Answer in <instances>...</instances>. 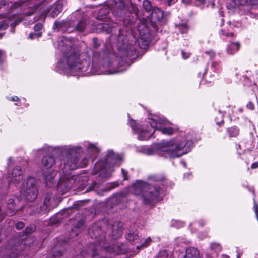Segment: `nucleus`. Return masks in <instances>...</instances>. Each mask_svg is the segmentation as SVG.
I'll return each instance as SVG.
<instances>
[{"instance_id": "nucleus-1", "label": "nucleus", "mask_w": 258, "mask_h": 258, "mask_svg": "<svg viewBox=\"0 0 258 258\" xmlns=\"http://www.w3.org/2000/svg\"><path fill=\"white\" fill-rule=\"evenodd\" d=\"M95 27L96 33L105 32L111 33V36H117L118 53L116 55L107 50L101 52L93 51L91 68L96 65L102 67V72L107 74L125 71L137 56L134 46L128 43L127 36L114 23H99L95 24Z\"/></svg>"}, {"instance_id": "nucleus-2", "label": "nucleus", "mask_w": 258, "mask_h": 258, "mask_svg": "<svg viewBox=\"0 0 258 258\" xmlns=\"http://www.w3.org/2000/svg\"><path fill=\"white\" fill-rule=\"evenodd\" d=\"M59 49L63 56L58 61L56 70L75 75L77 72H86L91 67L90 58L84 54H80L72 47V43L64 37L58 40Z\"/></svg>"}, {"instance_id": "nucleus-3", "label": "nucleus", "mask_w": 258, "mask_h": 258, "mask_svg": "<svg viewBox=\"0 0 258 258\" xmlns=\"http://www.w3.org/2000/svg\"><path fill=\"white\" fill-rule=\"evenodd\" d=\"M88 233L90 237L96 239V241L81 251V255L84 258H111V254H125L127 251L126 245L123 243L117 242L108 246H103L105 236L103 230L97 224L89 228Z\"/></svg>"}, {"instance_id": "nucleus-4", "label": "nucleus", "mask_w": 258, "mask_h": 258, "mask_svg": "<svg viewBox=\"0 0 258 258\" xmlns=\"http://www.w3.org/2000/svg\"><path fill=\"white\" fill-rule=\"evenodd\" d=\"M193 146L191 140L172 139L159 144H154L146 149V154L169 158H178L190 151Z\"/></svg>"}, {"instance_id": "nucleus-5", "label": "nucleus", "mask_w": 258, "mask_h": 258, "mask_svg": "<svg viewBox=\"0 0 258 258\" xmlns=\"http://www.w3.org/2000/svg\"><path fill=\"white\" fill-rule=\"evenodd\" d=\"M166 22L163 11L159 8L152 7L151 2L146 0V47L156 42L159 26Z\"/></svg>"}, {"instance_id": "nucleus-6", "label": "nucleus", "mask_w": 258, "mask_h": 258, "mask_svg": "<svg viewBox=\"0 0 258 258\" xmlns=\"http://www.w3.org/2000/svg\"><path fill=\"white\" fill-rule=\"evenodd\" d=\"M166 178L163 175H152L146 181V205H154L164 196Z\"/></svg>"}, {"instance_id": "nucleus-7", "label": "nucleus", "mask_w": 258, "mask_h": 258, "mask_svg": "<svg viewBox=\"0 0 258 258\" xmlns=\"http://www.w3.org/2000/svg\"><path fill=\"white\" fill-rule=\"evenodd\" d=\"M121 162V158L118 154L112 150H108L105 160L95 163L92 174H98L102 178H109L114 171L113 166H119Z\"/></svg>"}, {"instance_id": "nucleus-8", "label": "nucleus", "mask_w": 258, "mask_h": 258, "mask_svg": "<svg viewBox=\"0 0 258 258\" xmlns=\"http://www.w3.org/2000/svg\"><path fill=\"white\" fill-rule=\"evenodd\" d=\"M62 151L66 153V158L64 160V172L69 173V171L76 169L79 167L87 166L88 159L84 158L79 162V157L83 153V148L80 146H65L62 147Z\"/></svg>"}, {"instance_id": "nucleus-9", "label": "nucleus", "mask_w": 258, "mask_h": 258, "mask_svg": "<svg viewBox=\"0 0 258 258\" xmlns=\"http://www.w3.org/2000/svg\"><path fill=\"white\" fill-rule=\"evenodd\" d=\"M170 124V122L164 118H161L156 115L152 114L148 111V117L146 119V137L148 133L150 137H152L156 130L161 131L163 134L171 135L173 134L174 130L171 127H166L164 125Z\"/></svg>"}, {"instance_id": "nucleus-10", "label": "nucleus", "mask_w": 258, "mask_h": 258, "mask_svg": "<svg viewBox=\"0 0 258 258\" xmlns=\"http://www.w3.org/2000/svg\"><path fill=\"white\" fill-rule=\"evenodd\" d=\"M87 26L86 21L81 20L80 21L75 27L73 25L71 21H55L53 24V29L57 31H61L66 33H71L74 30L79 32L83 31Z\"/></svg>"}, {"instance_id": "nucleus-11", "label": "nucleus", "mask_w": 258, "mask_h": 258, "mask_svg": "<svg viewBox=\"0 0 258 258\" xmlns=\"http://www.w3.org/2000/svg\"><path fill=\"white\" fill-rule=\"evenodd\" d=\"M21 196L28 201H34L38 195L36 181L34 178L29 177L27 178L26 182L23 184L20 190Z\"/></svg>"}, {"instance_id": "nucleus-12", "label": "nucleus", "mask_w": 258, "mask_h": 258, "mask_svg": "<svg viewBox=\"0 0 258 258\" xmlns=\"http://www.w3.org/2000/svg\"><path fill=\"white\" fill-rule=\"evenodd\" d=\"M9 184H18L23 179V173L20 166L15 167L11 172H9L7 177Z\"/></svg>"}, {"instance_id": "nucleus-13", "label": "nucleus", "mask_w": 258, "mask_h": 258, "mask_svg": "<svg viewBox=\"0 0 258 258\" xmlns=\"http://www.w3.org/2000/svg\"><path fill=\"white\" fill-rule=\"evenodd\" d=\"M145 182L143 180H137L131 187H128V191L137 196H140L143 202L145 203Z\"/></svg>"}, {"instance_id": "nucleus-14", "label": "nucleus", "mask_w": 258, "mask_h": 258, "mask_svg": "<svg viewBox=\"0 0 258 258\" xmlns=\"http://www.w3.org/2000/svg\"><path fill=\"white\" fill-rule=\"evenodd\" d=\"M74 183V179L70 176H67L59 181L57 186V190L64 194L69 191Z\"/></svg>"}, {"instance_id": "nucleus-15", "label": "nucleus", "mask_w": 258, "mask_h": 258, "mask_svg": "<svg viewBox=\"0 0 258 258\" xmlns=\"http://www.w3.org/2000/svg\"><path fill=\"white\" fill-rule=\"evenodd\" d=\"M128 124L137 135L138 140L143 141L145 139V132L143 125L137 123L136 120L129 118Z\"/></svg>"}, {"instance_id": "nucleus-16", "label": "nucleus", "mask_w": 258, "mask_h": 258, "mask_svg": "<svg viewBox=\"0 0 258 258\" xmlns=\"http://www.w3.org/2000/svg\"><path fill=\"white\" fill-rule=\"evenodd\" d=\"M111 236L114 239L120 237L123 233V224L121 222H114L111 226Z\"/></svg>"}, {"instance_id": "nucleus-17", "label": "nucleus", "mask_w": 258, "mask_h": 258, "mask_svg": "<svg viewBox=\"0 0 258 258\" xmlns=\"http://www.w3.org/2000/svg\"><path fill=\"white\" fill-rule=\"evenodd\" d=\"M62 3L60 2H57L47 9L46 15L47 13H50L49 16L54 18L60 14V13L62 11Z\"/></svg>"}, {"instance_id": "nucleus-18", "label": "nucleus", "mask_w": 258, "mask_h": 258, "mask_svg": "<svg viewBox=\"0 0 258 258\" xmlns=\"http://www.w3.org/2000/svg\"><path fill=\"white\" fill-rule=\"evenodd\" d=\"M29 211H31L32 213H39L42 214L48 212L50 210V207L43 203V205L40 206L39 209L37 208H36L35 206H30L29 207Z\"/></svg>"}, {"instance_id": "nucleus-19", "label": "nucleus", "mask_w": 258, "mask_h": 258, "mask_svg": "<svg viewBox=\"0 0 258 258\" xmlns=\"http://www.w3.org/2000/svg\"><path fill=\"white\" fill-rule=\"evenodd\" d=\"M55 162V160L53 156H44L42 160V164L46 169L51 168Z\"/></svg>"}, {"instance_id": "nucleus-20", "label": "nucleus", "mask_w": 258, "mask_h": 258, "mask_svg": "<svg viewBox=\"0 0 258 258\" xmlns=\"http://www.w3.org/2000/svg\"><path fill=\"white\" fill-rule=\"evenodd\" d=\"M56 175L55 171H49L47 173L43 174L44 178L45 179L46 185L47 186H51L52 184V181Z\"/></svg>"}, {"instance_id": "nucleus-21", "label": "nucleus", "mask_w": 258, "mask_h": 258, "mask_svg": "<svg viewBox=\"0 0 258 258\" xmlns=\"http://www.w3.org/2000/svg\"><path fill=\"white\" fill-rule=\"evenodd\" d=\"M15 203H14V200L12 198L9 199L7 202L6 213L7 215L11 216L15 214Z\"/></svg>"}, {"instance_id": "nucleus-22", "label": "nucleus", "mask_w": 258, "mask_h": 258, "mask_svg": "<svg viewBox=\"0 0 258 258\" xmlns=\"http://www.w3.org/2000/svg\"><path fill=\"white\" fill-rule=\"evenodd\" d=\"M240 46V43L238 42L230 43L227 48L228 53L231 55L233 54L239 50Z\"/></svg>"}, {"instance_id": "nucleus-23", "label": "nucleus", "mask_w": 258, "mask_h": 258, "mask_svg": "<svg viewBox=\"0 0 258 258\" xmlns=\"http://www.w3.org/2000/svg\"><path fill=\"white\" fill-rule=\"evenodd\" d=\"M87 151L91 156H94L99 152V149L96 144L89 143Z\"/></svg>"}, {"instance_id": "nucleus-24", "label": "nucleus", "mask_w": 258, "mask_h": 258, "mask_svg": "<svg viewBox=\"0 0 258 258\" xmlns=\"http://www.w3.org/2000/svg\"><path fill=\"white\" fill-rule=\"evenodd\" d=\"M137 28L140 35V40L144 42L145 41V24L143 22L140 23Z\"/></svg>"}, {"instance_id": "nucleus-25", "label": "nucleus", "mask_w": 258, "mask_h": 258, "mask_svg": "<svg viewBox=\"0 0 258 258\" xmlns=\"http://www.w3.org/2000/svg\"><path fill=\"white\" fill-rule=\"evenodd\" d=\"M176 27L182 34L187 33L189 29V26L186 22L176 24Z\"/></svg>"}, {"instance_id": "nucleus-26", "label": "nucleus", "mask_w": 258, "mask_h": 258, "mask_svg": "<svg viewBox=\"0 0 258 258\" xmlns=\"http://www.w3.org/2000/svg\"><path fill=\"white\" fill-rule=\"evenodd\" d=\"M227 131L229 137L230 138L236 137L239 134V128L235 126L227 128Z\"/></svg>"}, {"instance_id": "nucleus-27", "label": "nucleus", "mask_w": 258, "mask_h": 258, "mask_svg": "<svg viewBox=\"0 0 258 258\" xmlns=\"http://www.w3.org/2000/svg\"><path fill=\"white\" fill-rule=\"evenodd\" d=\"M139 236L135 232L129 231L126 235V238L127 240L133 242L138 239Z\"/></svg>"}, {"instance_id": "nucleus-28", "label": "nucleus", "mask_w": 258, "mask_h": 258, "mask_svg": "<svg viewBox=\"0 0 258 258\" xmlns=\"http://www.w3.org/2000/svg\"><path fill=\"white\" fill-rule=\"evenodd\" d=\"M210 248L214 250L216 254H218L222 250L221 245L218 243H212L210 244Z\"/></svg>"}, {"instance_id": "nucleus-29", "label": "nucleus", "mask_w": 258, "mask_h": 258, "mask_svg": "<svg viewBox=\"0 0 258 258\" xmlns=\"http://www.w3.org/2000/svg\"><path fill=\"white\" fill-rule=\"evenodd\" d=\"M63 253L60 250H57L47 256L46 258H63Z\"/></svg>"}, {"instance_id": "nucleus-30", "label": "nucleus", "mask_w": 258, "mask_h": 258, "mask_svg": "<svg viewBox=\"0 0 258 258\" xmlns=\"http://www.w3.org/2000/svg\"><path fill=\"white\" fill-rule=\"evenodd\" d=\"M184 226V223L183 221L172 220L171 221V226L176 228H180Z\"/></svg>"}, {"instance_id": "nucleus-31", "label": "nucleus", "mask_w": 258, "mask_h": 258, "mask_svg": "<svg viewBox=\"0 0 258 258\" xmlns=\"http://www.w3.org/2000/svg\"><path fill=\"white\" fill-rule=\"evenodd\" d=\"M85 226V223L83 221H80L76 226L75 229L77 232L76 235H78L77 232H81Z\"/></svg>"}, {"instance_id": "nucleus-32", "label": "nucleus", "mask_w": 258, "mask_h": 258, "mask_svg": "<svg viewBox=\"0 0 258 258\" xmlns=\"http://www.w3.org/2000/svg\"><path fill=\"white\" fill-rule=\"evenodd\" d=\"M234 5L232 7H235L239 5H245L248 3V0H233Z\"/></svg>"}, {"instance_id": "nucleus-33", "label": "nucleus", "mask_w": 258, "mask_h": 258, "mask_svg": "<svg viewBox=\"0 0 258 258\" xmlns=\"http://www.w3.org/2000/svg\"><path fill=\"white\" fill-rule=\"evenodd\" d=\"M6 59V52L0 49V66H2L5 62Z\"/></svg>"}, {"instance_id": "nucleus-34", "label": "nucleus", "mask_w": 258, "mask_h": 258, "mask_svg": "<svg viewBox=\"0 0 258 258\" xmlns=\"http://www.w3.org/2000/svg\"><path fill=\"white\" fill-rule=\"evenodd\" d=\"M93 44L92 46L94 49H98L100 46V42L98 39L96 37H94L92 40Z\"/></svg>"}, {"instance_id": "nucleus-35", "label": "nucleus", "mask_w": 258, "mask_h": 258, "mask_svg": "<svg viewBox=\"0 0 258 258\" xmlns=\"http://www.w3.org/2000/svg\"><path fill=\"white\" fill-rule=\"evenodd\" d=\"M51 198V195L50 194H47L44 198V202H43L44 204H45L49 207H50Z\"/></svg>"}, {"instance_id": "nucleus-36", "label": "nucleus", "mask_w": 258, "mask_h": 258, "mask_svg": "<svg viewBox=\"0 0 258 258\" xmlns=\"http://www.w3.org/2000/svg\"><path fill=\"white\" fill-rule=\"evenodd\" d=\"M115 6L119 9H122L124 6V4L122 1L114 0Z\"/></svg>"}, {"instance_id": "nucleus-37", "label": "nucleus", "mask_w": 258, "mask_h": 258, "mask_svg": "<svg viewBox=\"0 0 258 258\" xmlns=\"http://www.w3.org/2000/svg\"><path fill=\"white\" fill-rule=\"evenodd\" d=\"M158 258H168L167 251L166 250L160 251L158 254Z\"/></svg>"}, {"instance_id": "nucleus-38", "label": "nucleus", "mask_w": 258, "mask_h": 258, "mask_svg": "<svg viewBox=\"0 0 258 258\" xmlns=\"http://www.w3.org/2000/svg\"><path fill=\"white\" fill-rule=\"evenodd\" d=\"M42 36V33L41 32L37 33H30L29 35V38L31 39H33L35 37L39 38Z\"/></svg>"}, {"instance_id": "nucleus-39", "label": "nucleus", "mask_w": 258, "mask_h": 258, "mask_svg": "<svg viewBox=\"0 0 258 258\" xmlns=\"http://www.w3.org/2000/svg\"><path fill=\"white\" fill-rule=\"evenodd\" d=\"M43 28V25L41 23H37L34 27V31L37 33L39 32V31L41 30Z\"/></svg>"}, {"instance_id": "nucleus-40", "label": "nucleus", "mask_w": 258, "mask_h": 258, "mask_svg": "<svg viewBox=\"0 0 258 258\" xmlns=\"http://www.w3.org/2000/svg\"><path fill=\"white\" fill-rule=\"evenodd\" d=\"M205 54L206 55H208L211 59H213L215 56V53L212 50H209V51H206Z\"/></svg>"}, {"instance_id": "nucleus-41", "label": "nucleus", "mask_w": 258, "mask_h": 258, "mask_svg": "<svg viewBox=\"0 0 258 258\" xmlns=\"http://www.w3.org/2000/svg\"><path fill=\"white\" fill-rule=\"evenodd\" d=\"M25 226V224L23 222H18L16 224L15 227L17 229L20 230Z\"/></svg>"}, {"instance_id": "nucleus-42", "label": "nucleus", "mask_w": 258, "mask_h": 258, "mask_svg": "<svg viewBox=\"0 0 258 258\" xmlns=\"http://www.w3.org/2000/svg\"><path fill=\"white\" fill-rule=\"evenodd\" d=\"M246 107L248 109H249L251 110H253L255 108V107H254V104L251 102V101H249L247 105H246Z\"/></svg>"}, {"instance_id": "nucleus-43", "label": "nucleus", "mask_w": 258, "mask_h": 258, "mask_svg": "<svg viewBox=\"0 0 258 258\" xmlns=\"http://www.w3.org/2000/svg\"><path fill=\"white\" fill-rule=\"evenodd\" d=\"M121 172L124 180H127V172L123 169H121Z\"/></svg>"}, {"instance_id": "nucleus-44", "label": "nucleus", "mask_w": 258, "mask_h": 258, "mask_svg": "<svg viewBox=\"0 0 258 258\" xmlns=\"http://www.w3.org/2000/svg\"><path fill=\"white\" fill-rule=\"evenodd\" d=\"M8 26V25L5 22L0 23V30L6 29Z\"/></svg>"}, {"instance_id": "nucleus-45", "label": "nucleus", "mask_w": 258, "mask_h": 258, "mask_svg": "<svg viewBox=\"0 0 258 258\" xmlns=\"http://www.w3.org/2000/svg\"><path fill=\"white\" fill-rule=\"evenodd\" d=\"M219 67V63L217 62L213 61L211 64V67L216 70Z\"/></svg>"}, {"instance_id": "nucleus-46", "label": "nucleus", "mask_w": 258, "mask_h": 258, "mask_svg": "<svg viewBox=\"0 0 258 258\" xmlns=\"http://www.w3.org/2000/svg\"><path fill=\"white\" fill-rule=\"evenodd\" d=\"M250 5L252 6H258V0H249Z\"/></svg>"}, {"instance_id": "nucleus-47", "label": "nucleus", "mask_w": 258, "mask_h": 258, "mask_svg": "<svg viewBox=\"0 0 258 258\" xmlns=\"http://www.w3.org/2000/svg\"><path fill=\"white\" fill-rule=\"evenodd\" d=\"M26 232L27 234H30L33 231V229L31 227H27L25 229Z\"/></svg>"}, {"instance_id": "nucleus-48", "label": "nucleus", "mask_w": 258, "mask_h": 258, "mask_svg": "<svg viewBox=\"0 0 258 258\" xmlns=\"http://www.w3.org/2000/svg\"><path fill=\"white\" fill-rule=\"evenodd\" d=\"M182 55L184 59H186L189 56V53H185L183 51H182Z\"/></svg>"}, {"instance_id": "nucleus-49", "label": "nucleus", "mask_w": 258, "mask_h": 258, "mask_svg": "<svg viewBox=\"0 0 258 258\" xmlns=\"http://www.w3.org/2000/svg\"><path fill=\"white\" fill-rule=\"evenodd\" d=\"M102 12H104L105 15H107L108 13V10L106 8L102 9L100 10L99 13L101 14Z\"/></svg>"}, {"instance_id": "nucleus-50", "label": "nucleus", "mask_w": 258, "mask_h": 258, "mask_svg": "<svg viewBox=\"0 0 258 258\" xmlns=\"http://www.w3.org/2000/svg\"><path fill=\"white\" fill-rule=\"evenodd\" d=\"M251 168H252V169H255V168H258V161H257V162H255L253 163L251 165Z\"/></svg>"}, {"instance_id": "nucleus-51", "label": "nucleus", "mask_w": 258, "mask_h": 258, "mask_svg": "<svg viewBox=\"0 0 258 258\" xmlns=\"http://www.w3.org/2000/svg\"><path fill=\"white\" fill-rule=\"evenodd\" d=\"M182 1L185 5H189L191 2V0H182Z\"/></svg>"}, {"instance_id": "nucleus-52", "label": "nucleus", "mask_w": 258, "mask_h": 258, "mask_svg": "<svg viewBox=\"0 0 258 258\" xmlns=\"http://www.w3.org/2000/svg\"><path fill=\"white\" fill-rule=\"evenodd\" d=\"M235 22H233V23L232 24V22L231 21H229L228 22V24L229 25L231 26V25H233L234 27H236V26H237L238 25H240V24L239 23H236V24H235Z\"/></svg>"}, {"instance_id": "nucleus-53", "label": "nucleus", "mask_w": 258, "mask_h": 258, "mask_svg": "<svg viewBox=\"0 0 258 258\" xmlns=\"http://www.w3.org/2000/svg\"><path fill=\"white\" fill-rule=\"evenodd\" d=\"M12 100L13 101H17V102H18L20 101V99L17 96H15V97H13L12 98Z\"/></svg>"}, {"instance_id": "nucleus-54", "label": "nucleus", "mask_w": 258, "mask_h": 258, "mask_svg": "<svg viewBox=\"0 0 258 258\" xmlns=\"http://www.w3.org/2000/svg\"><path fill=\"white\" fill-rule=\"evenodd\" d=\"M152 241V240L150 237H148L147 239H146V247L149 245L150 243Z\"/></svg>"}, {"instance_id": "nucleus-55", "label": "nucleus", "mask_w": 258, "mask_h": 258, "mask_svg": "<svg viewBox=\"0 0 258 258\" xmlns=\"http://www.w3.org/2000/svg\"><path fill=\"white\" fill-rule=\"evenodd\" d=\"M168 5H171L172 3H174L175 2H176L177 0H166Z\"/></svg>"}, {"instance_id": "nucleus-56", "label": "nucleus", "mask_w": 258, "mask_h": 258, "mask_svg": "<svg viewBox=\"0 0 258 258\" xmlns=\"http://www.w3.org/2000/svg\"><path fill=\"white\" fill-rule=\"evenodd\" d=\"M226 36L227 37H233L234 36V33H233V32L226 33Z\"/></svg>"}, {"instance_id": "nucleus-57", "label": "nucleus", "mask_w": 258, "mask_h": 258, "mask_svg": "<svg viewBox=\"0 0 258 258\" xmlns=\"http://www.w3.org/2000/svg\"><path fill=\"white\" fill-rule=\"evenodd\" d=\"M227 32H225V31L223 29H222L221 31H220V35H225L226 36V34Z\"/></svg>"}, {"instance_id": "nucleus-58", "label": "nucleus", "mask_w": 258, "mask_h": 258, "mask_svg": "<svg viewBox=\"0 0 258 258\" xmlns=\"http://www.w3.org/2000/svg\"><path fill=\"white\" fill-rule=\"evenodd\" d=\"M200 4H204L205 3V0H196Z\"/></svg>"}, {"instance_id": "nucleus-59", "label": "nucleus", "mask_w": 258, "mask_h": 258, "mask_svg": "<svg viewBox=\"0 0 258 258\" xmlns=\"http://www.w3.org/2000/svg\"><path fill=\"white\" fill-rule=\"evenodd\" d=\"M199 225H200L201 226H202H202H204V222H203V220H200V221H199Z\"/></svg>"}, {"instance_id": "nucleus-60", "label": "nucleus", "mask_w": 258, "mask_h": 258, "mask_svg": "<svg viewBox=\"0 0 258 258\" xmlns=\"http://www.w3.org/2000/svg\"><path fill=\"white\" fill-rule=\"evenodd\" d=\"M221 258H230V257H229V256L228 255L223 254L221 256Z\"/></svg>"}, {"instance_id": "nucleus-61", "label": "nucleus", "mask_w": 258, "mask_h": 258, "mask_svg": "<svg viewBox=\"0 0 258 258\" xmlns=\"http://www.w3.org/2000/svg\"><path fill=\"white\" fill-rule=\"evenodd\" d=\"M237 253H238V254H237V256H236V257H237V258H240V256H241V253H240V252H238V251H237Z\"/></svg>"}, {"instance_id": "nucleus-62", "label": "nucleus", "mask_w": 258, "mask_h": 258, "mask_svg": "<svg viewBox=\"0 0 258 258\" xmlns=\"http://www.w3.org/2000/svg\"><path fill=\"white\" fill-rule=\"evenodd\" d=\"M207 68H206V69H205V71H204V73H203V75H202V76H204V75L206 73V72H207Z\"/></svg>"}, {"instance_id": "nucleus-63", "label": "nucleus", "mask_w": 258, "mask_h": 258, "mask_svg": "<svg viewBox=\"0 0 258 258\" xmlns=\"http://www.w3.org/2000/svg\"><path fill=\"white\" fill-rule=\"evenodd\" d=\"M94 186H93V188L95 189L96 188V185H97V183H94Z\"/></svg>"}, {"instance_id": "nucleus-64", "label": "nucleus", "mask_w": 258, "mask_h": 258, "mask_svg": "<svg viewBox=\"0 0 258 258\" xmlns=\"http://www.w3.org/2000/svg\"><path fill=\"white\" fill-rule=\"evenodd\" d=\"M187 175L189 176V173L185 174L184 175V178H185V177H186V176Z\"/></svg>"}]
</instances>
